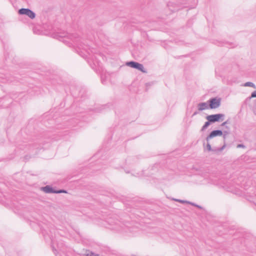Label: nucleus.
Returning <instances> with one entry per match:
<instances>
[{"label":"nucleus","instance_id":"nucleus-1","mask_svg":"<svg viewBox=\"0 0 256 256\" xmlns=\"http://www.w3.org/2000/svg\"><path fill=\"white\" fill-rule=\"evenodd\" d=\"M42 141L40 139L35 140L34 141H30L28 144L24 142V144L20 146V148L25 150L27 148L32 150L34 149H40L42 147Z\"/></svg>","mask_w":256,"mask_h":256},{"label":"nucleus","instance_id":"nucleus-2","mask_svg":"<svg viewBox=\"0 0 256 256\" xmlns=\"http://www.w3.org/2000/svg\"><path fill=\"white\" fill-rule=\"evenodd\" d=\"M126 66L136 69L143 73H147V70L144 68L143 64L134 61L128 62Z\"/></svg>","mask_w":256,"mask_h":256},{"label":"nucleus","instance_id":"nucleus-3","mask_svg":"<svg viewBox=\"0 0 256 256\" xmlns=\"http://www.w3.org/2000/svg\"><path fill=\"white\" fill-rule=\"evenodd\" d=\"M208 103L210 109H215L220 106L221 98L218 97L212 98L208 101Z\"/></svg>","mask_w":256,"mask_h":256},{"label":"nucleus","instance_id":"nucleus-4","mask_svg":"<svg viewBox=\"0 0 256 256\" xmlns=\"http://www.w3.org/2000/svg\"><path fill=\"white\" fill-rule=\"evenodd\" d=\"M168 7L169 8L170 10L172 12H174L184 8L187 7L183 5L182 3L180 2L175 3L172 2H170L167 4Z\"/></svg>","mask_w":256,"mask_h":256},{"label":"nucleus","instance_id":"nucleus-5","mask_svg":"<svg viewBox=\"0 0 256 256\" xmlns=\"http://www.w3.org/2000/svg\"><path fill=\"white\" fill-rule=\"evenodd\" d=\"M18 14L20 15H26L32 20L34 19L36 16L35 12L28 8H22L19 9Z\"/></svg>","mask_w":256,"mask_h":256},{"label":"nucleus","instance_id":"nucleus-6","mask_svg":"<svg viewBox=\"0 0 256 256\" xmlns=\"http://www.w3.org/2000/svg\"><path fill=\"white\" fill-rule=\"evenodd\" d=\"M224 116V114H217L208 116H206V119L208 120L211 122L212 123H214L216 122L223 120Z\"/></svg>","mask_w":256,"mask_h":256},{"label":"nucleus","instance_id":"nucleus-7","mask_svg":"<svg viewBox=\"0 0 256 256\" xmlns=\"http://www.w3.org/2000/svg\"><path fill=\"white\" fill-rule=\"evenodd\" d=\"M14 81V78L9 74L0 72V82L6 83Z\"/></svg>","mask_w":256,"mask_h":256},{"label":"nucleus","instance_id":"nucleus-8","mask_svg":"<svg viewBox=\"0 0 256 256\" xmlns=\"http://www.w3.org/2000/svg\"><path fill=\"white\" fill-rule=\"evenodd\" d=\"M223 134V132L222 130H214L212 131L210 134L206 138V140L207 142L209 141V140L215 136H221Z\"/></svg>","mask_w":256,"mask_h":256},{"label":"nucleus","instance_id":"nucleus-9","mask_svg":"<svg viewBox=\"0 0 256 256\" xmlns=\"http://www.w3.org/2000/svg\"><path fill=\"white\" fill-rule=\"evenodd\" d=\"M40 190L46 194L56 193V190L50 185H46L45 186L41 187Z\"/></svg>","mask_w":256,"mask_h":256},{"label":"nucleus","instance_id":"nucleus-10","mask_svg":"<svg viewBox=\"0 0 256 256\" xmlns=\"http://www.w3.org/2000/svg\"><path fill=\"white\" fill-rule=\"evenodd\" d=\"M208 108H210L208 102H200L198 104V110L199 111H202Z\"/></svg>","mask_w":256,"mask_h":256},{"label":"nucleus","instance_id":"nucleus-11","mask_svg":"<svg viewBox=\"0 0 256 256\" xmlns=\"http://www.w3.org/2000/svg\"><path fill=\"white\" fill-rule=\"evenodd\" d=\"M226 146V144H225V142H224V144L221 148H213L214 150H212V152H220L225 148Z\"/></svg>","mask_w":256,"mask_h":256},{"label":"nucleus","instance_id":"nucleus-12","mask_svg":"<svg viewBox=\"0 0 256 256\" xmlns=\"http://www.w3.org/2000/svg\"><path fill=\"white\" fill-rule=\"evenodd\" d=\"M211 123L212 122L209 120H208L207 122H205L204 124L201 128V131L205 130Z\"/></svg>","mask_w":256,"mask_h":256},{"label":"nucleus","instance_id":"nucleus-13","mask_svg":"<svg viewBox=\"0 0 256 256\" xmlns=\"http://www.w3.org/2000/svg\"><path fill=\"white\" fill-rule=\"evenodd\" d=\"M85 254L86 256H100L99 254H96L90 250H87Z\"/></svg>","mask_w":256,"mask_h":256},{"label":"nucleus","instance_id":"nucleus-14","mask_svg":"<svg viewBox=\"0 0 256 256\" xmlns=\"http://www.w3.org/2000/svg\"><path fill=\"white\" fill-rule=\"evenodd\" d=\"M244 86H250L254 88H256V85L252 82H246L244 85Z\"/></svg>","mask_w":256,"mask_h":256},{"label":"nucleus","instance_id":"nucleus-15","mask_svg":"<svg viewBox=\"0 0 256 256\" xmlns=\"http://www.w3.org/2000/svg\"><path fill=\"white\" fill-rule=\"evenodd\" d=\"M172 200H175V201H176V202H180L182 203V204H184V203L188 204V202H188V201H187V200H179V199L173 198Z\"/></svg>","mask_w":256,"mask_h":256},{"label":"nucleus","instance_id":"nucleus-16","mask_svg":"<svg viewBox=\"0 0 256 256\" xmlns=\"http://www.w3.org/2000/svg\"><path fill=\"white\" fill-rule=\"evenodd\" d=\"M206 149L208 152H210V151L214 150V148H212L211 147V146H210V144L208 142H208L207 144H206Z\"/></svg>","mask_w":256,"mask_h":256},{"label":"nucleus","instance_id":"nucleus-17","mask_svg":"<svg viewBox=\"0 0 256 256\" xmlns=\"http://www.w3.org/2000/svg\"><path fill=\"white\" fill-rule=\"evenodd\" d=\"M106 76L105 75L102 74L101 76V80L103 84H106Z\"/></svg>","mask_w":256,"mask_h":256},{"label":"nucleus","instance_id":"nucleus-18","mask_svg":"<svg viewBox=\"0 0 256 256\" xmlns=\"http://www.w3.org/2000/svg\"><path fill=\"white\" fill-rule=\"evenodd\" d=\"M67 191L64 189L56 190V194L67 193Z\"/></svg>","mask_w":256,"mask_h":256},{"label":"nucleus","instance_id":"nucleus-19","mask_svg":"<svg viewBox=\"0 0 256 256\" xmlns=\"http://www.w3.org/2000/svg\"><path fill=\"white\" fill-rule=\"evenodd\" d=\"M188 204L192 205V206H194L196 207H197L198 208H200V209H202V208L200 206H199V205H198L197 204H194V202H188Z\"/></svg>","mask_w":256,"mask_h":256},{"label":"nucleus","instance_id":"nucleus-20","mask_svg":"<svg viewBox=\"0 0 256 256\" xmlns=\"http://www.w3.org/2000/svg\"><path fill=\"white\" fill-rule=\"evenodd\" d=\"M253 98H256V90L255 91H254L251 94L250 96L248 98L249 99H250Z\"/></svg>","mask_w":256,"mask_h":256},{"label":"nucleus","instance_id":"nucleus-21","mask_svg":"<svg viewBox=\"0 0 256 256\" xmlns=\"http://www.w3.org/2000/svg\"><path fill=\"white\" fill-rule=\"evenodd\" d=\"M88 63H90V66L92 67V68L94 69V66H96V64L95 63V62H94L92 64L90 63V61H89V60L88 61Z\"/></svg>","mask_w":256,"mask_h":256},{"label":"nucleus","instance_id":"nucleus-22","mask_svg":"<svg viewBox=\"0 0 256 256\" xmlns=\"http://www.w3.org/2000/svg\"><path fill=\"white\" fill-rule=\"evenodd\" d=\"M230 123V122H229V120H227L225 121L224 122H222L221 124L222 126H226V124H229Z\"/></svg>","mask_w":256,"mask_h":256},{"label":"nucleus","instance_id":"nucleus-23","mask_svg":"<svg viewBox=\"0 0 256 256\" xmlns=\"http://www.w3.org/2000/svg\"><path fill=\"white\" fill-rule=\"evenodd\" d=\"M238 148H244L245 146L243 144H238L237 146Z\"/></svg>","mask_w":256,"mask_h":256},{"label":"nucleus","instance_id":"nucleus-24","mask_svg":"<svg viewBox=\"0 0 256 256\" xmlns=\"http://www.w3.org/2000/svg\"><path fill=\"white\" fill-rule=\"evenodd\" d=\"M76 44L78 46V47H79V48H82V49H83V48H83V46H82V45H81V44Z\"/></svg>","mask_w":256,"mask_h":256},{"label":"nucleus","instance_id":"nucleus-25","mask_svg":"<svg viewBox=\"0 0 256 256\" xmlns=\"http://www.w3.org/2000/svg\"><path fill=\"white\" fill-rule=\"evenodd\" d=\"M228 134V132L224 131L222 134H226V136Z\"/></svg>","mask_w":256,"mask_h":256},{"label":"nucleus","instance_id":"nucleus-26","mask_svg":"<svg viewBox=\"0 0 256 256\" xmlns=\"http://www.w3.org/2000/svg\"><path fill=\"white\" fill-rule=\"evenodd\" d=\"M198 114V112H195L193 114L192 116H195V115L197 114Z\"/></svg>","mask_w":256,"mask_h":256},{"label":"nucleus","instance_id":"nucleus-27","mask_svg":"<svg viewBox=\"0 0 256 256\" xmlns=\"http://www.w3.org/2000/svg\"><path fill=\"white\" fill-rule=\"evenodd\" d=\"M222 136H223V138L224 139V141H225V139L226 138V134H222Z\"/></svg>","mask_w":256,"mask_h":256},{"label":"nucleus","instance_id":"nucleus-28","mask_svg":"<svg viewBox=\"0 0 256 256\" xmlns=\"http://www.w3.org/2000/svg\"><path fill=\"white\" fill-rule=\"evenodd\" d=\"M108 222L110 224H112H112H110V220H108Z\"/></svg>","mask_w":256,"mask_h":256},{"label":"nucleus","instance_id":"nucleus-29","mask_svg":"<svg viewBox=\"0 0 256 256\" xmlns=\"http://www.w3.org/2000/svg\"><path fill=\"white\" fill-rule=\"evenodd\" d=\"M3 100V99H0V102Z\"/></svg>","mask_w":256,"mask_h":256},{"label":"nucleus","instance_id":"nucleus-30","mask_svg":"<svg viewBox=\"0 0 256 256\" xmlns=\"http://www.w3.org/2000/svg\"><path fill=\"white\" fill-rule=\"evenodd\" d=\"M54 252H56V250H53Z\"/></svg>","mask_w":256,"mask_h":256},{"label":"nucleus","instance_id":"nucleus-31","mask_svg":"<svg viewBox=\"0 0 256 256\" xmlns=\"http://www.w3.org/2000/svg\"><path fill=\"white\" fill-rule=\"evenodd\" d=\"M96 63H97V64L98 65V62H96Z\"/></svg>","mask_w":256,"mask_h":256},{"label":"nucleus","instance_id":"nucleus-32","mask_svg":"<svg viewBox=\"0 0 256 256\" xmlns=\"http://www.w3.org/2000/svg\"><path fill=\"white\" fill-rule=\"evenodd\" d=\"M96 63H97V64L98 65V62H96Z\"/></svg>","mask_w":256,"mask_h":256},{"label":"nucleus","instance_id":"nucleus-33","mask_svg":"<svg viewBox=\"0 0 256 256\" xmlns=\"http://www.w3.org/2000/svg\"><path fill=\"white\" fill-rule=\"evenodd\" d=\"M54 253H55V255H56V256H57L55 252H54Z\"/></svg>","mask_w":256,"mask_h":256}]
</instances>
